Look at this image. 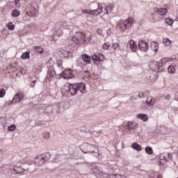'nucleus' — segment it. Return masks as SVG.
<instances>
[{"instance_id":"7","label":"nucleus","mask_w":178,"mask_h":178,"mask_svg":"<svg viewBox=\"0 0 178 178\" xmlns=\"http://www.w3.org/2000/svg\"><path fill=\"white\" fill-rule=\"evenodd\" d=\"M78 88H79V86L77 85V83L69 84L68 90L70 93V95H72V97L76 95V94L79 92Z\"/></svg>"},{"instance_id":"14","label":"nucleus","mask_w":178,"mask_h":178,"mask_svg":"<svg viewBox=\"0 0 178 178\" xmlns=\"http://www.w3.org/2000/svg\"><path fill=\"white\" fill-rule=\"evenodd\" d=\"M128 130H136L138 128V124L135 122H129L127 124Z\"/></svg>"},{"instance_id":"45","label":"nucleus","mask_w":178,"mask_h":178,"mask_svg":"<svg viewBox=\"0 0 178 178\" xmlns=\"http://www.w3.org/2000/svg\"><path fill=\"white\" fill-rule=\"evenodd\" d=\"M20 1L22 0H15V6L17 8H20Z\"/></svg>"},{"instance_id":"40","label":"nucleus","mask_w":178,"mask_h":178,"mask_svg":"<svg viewBox=\"0 0 178 178\" xmlns=\"http://www.w3.org/2000/svg\"><path fill=\"white\" fill-rule=\"evenodd\" d=\"M8 131H15L16 130V125H11L8 127Z\"/></svg>"},{"instance_id":"22","label":"nucleus","mask_w":178,"mask_h":178,"mask_svg":"<svg viewBox=\"0 0 178 178\" xmlns=\"http://www.w3.org/2000/svg\"><path fill=\"white\" fill-rule=\"evenodd\" d=\"M65 27V23L64 22H58L56 24L55 30L57 31H59V30H62Z\"/></svg>"},{"instance_id":"32","label":"nucleus","mask_w":178,"mask_h":178,"mask_svg":"<svg viewBox=\"0 0 178 178\" xmlns=\"http://www.w3.org/2000/svg\"><path fill=\"white\" fill-rule=\"evenodd\" d=\"M145 152H147L148 154V155H151V154H154V150L152 149V147H146Z\"/></svg>"},{"instance_id":"52","label":"nucleus","mask_w":178,"mask_h":178,"mask_svg":"<svg viewBox=\"0 0 178 178\" xmlns=\"http://www.w3.org/2000/svg\"><path fill=\"white\" fill-rule=\"evenodd\" d=\"M95 170L99 171V172H97V173H101V171L99 170V168H96Z\"/></svg>"},{"instance_id":"31","label":"nucleus","mask_w":178,"mask_h":178,"mask_svg":"<svg viewBox=\"0 0 178 178\" xmlns=\"http://www.w3.org/2000/svg\"><path fill=\"white\" fill-rule=\"evenodd\" d=\"M12 16L13 17H19V16H20V11L17 9L13 10L12 12Z\"/></svg>"},{"instance_id":"27","label":"nucleus","mask_w":178,"mask_h":178,"mask_svg":"<svg viewBox=\"0 0 178 178\" xmlns=\"http://www.w3.org/2000/svg\"><path fill=\"white\" fill-rule=\"evenodd\" d=\"M21 59H30V51H26L21 56Z\"/></svg>"},{"instance_id":"26","label":"nucleus","mask_w":178,"mask_h":178,"mask_svg":"<svg viewBox=\"0 0 178 178\" xmlns=\"http://www.w3.org/2000/svg\"><path fill=\"white\" fill-rule=\"evenodd\" d=\"M56 66L59 70H62V69H63V61L60 59H58L56 61Z\"/></svg>"},{"instance_id":"38","label":"nucleus","mask_w":178,"mask_h":178,"mask_svg":"<svg viewBox=\"0 0 178 178\" xmlns=\"http://www.w3.org/2000/svg\"><path fill=\"white\" fill-rule=\"evenodd\" d=\"M43 138L47 140H48V138H51V134H49V132L43 133Z\"/></svg>"},{"instance_id":"35","label":"nucleus","mask_w":178,"mask_h":178,"mask_svg":"<svg viewBox=\"0 0 178 178\" xmlns=\"http://www.w3.org/2000/svg\"><path fill=\"white\" fill-rule=\"evenodd\" d=\"M168 70L169 73H172V74L175 73V72H176V69H175V66H172V65H170L168 67Z\"/></svg>"},{"instance_id":"24","label":"nucleus","mask_w":178,"mask_h":178,"mask_svg":"<svg viewBox=\"0 0 178 178\" xmlns=\"http://www.w3.org/2000/svg\"><path fill=\"white\" fill-rule=\"evenodd\" d=\"M48 74L50 77H55L56 76V72H55V69L52 67L48 70Z\"/></svg>"},{"instance_id":"20","label":"nucleus","mask_w":178,"mask_h":178,"mask_svg":"<svg viewBox=\"0 0 178 178\" xmlns=\"http://www.w3.org/2000/svg\"><path fill=\"white\" fill-rule=\"evenodd\" d=\"M168 62H170V58H163L159 63L160 67L162 68V66H165Z\"/></svg>"},{"instance_id":"1","label":"nucleus","mask_w":178,"mask_h":178,"mask_svg":"<svg viewBox=\"0 0 178 178\" xmlns=\"http://www.w3.org/2000/svg\"><path fill=\"white\" fill-rule=\"evenodd\" d=\"M80 149L83 154H97V152H98V147H97V146L87 143H83L80 146Z\"/></svg>"},{"instance_id":"53","label":"nucleus","mask_w":178,"mask_h":178,"mask_svg":"<svg viewBox=\"0 0 178 178\" xmlns=\"http://www.w3.org/2000/svg\"><path fill=\"white\" fill-rule=\"evenodd\" d=\"M33 83H37V81H33Z\"/></svg>"},{"instance_id":"39","label":"nucleus","mask_w":178,"mask_h":178,"mask_svg":"<svg viewBox=\"0 0 178 178\" xmlns=\"http://www.w3.org/2000/svg\"><path fill=\"white\" fill-rule=\"evenodd\" d=\"M102 47H103L104 49L107 50V49H108L109 47H111V43L107 42L104 43Z\"/></svg>"},{"instance_id":"8","label":"nucleus","mask_w":178,"mask_h":178,"mask_svg":"<svg viewBox=\"0 0 178 178\" xmlns=\"http://www.w3.org/2000/svg\"><path fill=\"white\" fill-rule=\"evenodd\" d=\"M138 47L140 51L142 52H147V51H148V48H149L148 42H147L145 40H140L138 42Z\"/></svg>"},{"instance_id":"50","label":"nucleus","mask_w":178,"mask_h":178,"mask_svg":"<svg viewBox=\"0 0 178 178\" xmlns=\"http://www.w3.org/2000/svg\"><path fill=\"white\" fill-rule=\"evenodd\" d=\"M157 178H162V175L161 173H159L157 175Z\"/></svg>"},{"instance_id":"41","label":"nucleus","mask_w":178,"mask_h":178,"mask_svg":"<svg viewBox=\"0 0 178 178\" xmlns=\"http://www.w3.org/2000/svg\"><path fill=\"white\" fill-rule=\"evenodd\" d=\"M165 22L168 24V26H172V24H173V20L170 18H167L165 19Z\"/></svg>"},{"instance_id":"46","label":"nucleus","mask_w":178,"mask_h":178,"mask_svg":"<svg viewBox=\"0 0 178 178\" xmlns=\"http://www.w3.org/2000/svg\"><path fill=\"white\" fill-rule=\"evenodd\" d=\"M13 104H15V100H13V99L11 101H8L7 102V105H13Z\"/></svg>"},{"instance_id":"28","label":"nucleus","mask_w":178,"mask_h":178,"mask_svg":"<svg viewBox=\"0 0 178 178\" xmlns=\"http://www.w3.org/2000/svg\"><path fill=\"white\" fill-rule=\"evenodd\" d=\"M33 49L38 53V54H42L44 52V49L40 46H35L33 47Z\"/></svg>"},{"instance_id":"5","label":"nucleus","mask_w":178,"mask_h":178,"mask_svg":"<svg viewBox=\"0 0 178 178\" xmlns=\"http://www.w3.org/2000/svg\"><path fill=\"white\" fill-rule=\"evenodd\" d=\"M131 24H133V19L131 18L126 20H122L120 23V29L121 30H122V31L130 29V27H131Z\"/></svg>"},{"instance_id":"18","label":"nucleus","mask_w":178,"mask_h":178,"mask_svg":"<svg viewBox=\"0 0 178 178\" xmlns=\"http://www.w3.org/2000/svg\"><path fill=\"white\" fill-rule=\"evenodd\" d=\"M81 58L83 61L86 62L87 65H90L91 63V56L87 55V54H82Z\"/></svg>"},{"instance_id":"29","label":"nucleus","mask_w":178,"mask_h":178,"mask_svg":"<svg viewBox=\"0 0 178 178\" xmlns=\"http://www.w3.org/2000/svg\"><path fill=\"white\" fill-rule=\"evenodd\" d=\"M82 76L85 77V79H90V77H91V74L90 73V71L85 70L82 72Z\"/></svg>"},{"instance_id":"30","label":"nucleus","mask_w":178,"mask_h":178,"mask_svg":"<svg viewBox=\"0 0 178 178\" xmlns=\"http://www.w3.org/2000/svg\"><path fill=\"white\" fill-rule=\"evenodd\" d=\"M132 148L134 149H136V151H141V145H140L137 143H134L132 144Z\"/></svg>"},{"instance_id":"55","label":"nucleus","mask_w":178,"mask_h":178,"mask_svg":"<svg viewBox=\"0 0 178 178\" xmlns=\"http://www.w3.org/2000/svg\"><path fill=\"white\" fill-rule=\"evenodd\" d=\"M27 170H30L28 168Z\"/></svg>"},{"instance_id":"9","label":"nucleus","mask_w":178,"mask_h":178,"mask_svg":"<svg viewBox=\"0 0 178 178\" xmlns=\"http://www.w3.org/2000/svg\"><path fill=\"white\" fill-rule=\"evenodd\" d=\"M149 66L150 69H152L153 72H161L163 70V69L161 67V65H159V63H158L157 61L151 62Z\"/></svg>"},{"instance_id":"10","label":"nucleus","mask_w":178,"mask_h":178,"mask_svg":"<svg viewBox=\"0 0 178 178\" xmlns=\"http://www.w3.org/2000/svg\"><path fill=\"white\" fill-rule=\"evenodd\" d=\"M63 76L64 79H73L74 77V72L72 70H65L63 73Z\"/></svg>"},{"instance_id":"49","label":"nucleus","mask_w":178,"mask_h":178,"mask_svg":"<svg viewBox=\"0 0 178 178\" xmlns=\"http://www.w3.org/2000/svg\"><path fill=\"white\" fill-rule=\"evenodd\" d=\"M111 176L112 177H116V176H119V174H113Z\"/></svg>"},{"instance_id":"15","label":"nucleus","mask_w":178,"mask_h":178,"mask_svg":"<svg viewBox=\"0 0 178 178\" xmlns=\"http://www.w3.org/2000/svg\"><path fill=\"white\" fill-rule=\"evenodd\" d=\"M78 86V91H80V92H82V94H86V83H76Z\"/></svg>"},{"instance_id":"2","label":"nucleus","mask_w":178,"mask_h":178,"mask_svg":"<svg viewBox=\"0 0 178 178\" xmlns=\"http://www.w3.org/2000/svg\"><path fill=\"white\" fill-rule=\"evenodd\" d=\"M51 159V154L49 152H46L44 154L38 156L35 159V164L37 166H42L47 161Z\"/></svg>"},{"instance_id":"21","label":"nucleus","mask_w":178,"mask_h":178,"mask_svg":"<svg viewBox=\"0 0 178 178\" xmlns=\"http://www.w3.org/2000/svg\"><path fill=\"white\" fill-rule=\"evenodd\" d=\"M14 172L17 174L23 173L24 172H26V170L23 167H15L13 169Z\"/></svg>"},{"instance_id":"23","label":"nucleus","mask_w":178,"mask_h":178,"mask_svg":"<svg viewBox=\"0 0 178 178\" xmlns=\"http://www.w3.org/2000/svg\"><path fill=\"white\" fill-rule=\"evenodd\" d=\"M138 119H140L143 122H147L148 120V115L144 113L139 114L138 115Z\"/></svg>"},{"instance_id":"36","label":"nucleus","mask_w":178,"mask_h":178,"mask_svg":"<svg viewBox=\"0 0 178 178\" xmlns=\"http://www.w3.org/2000/svg\"><path fill=\"white\" fill-rule=\"evenodd\" d=\"M113 49L120 51V44H119V43H114L113 44Z\"/></svg>"},{"instance_id":"42","label":"nucleus","mask_w":178,"mask_h":178,"mask_svg":"<svg viewBox=\"0 0 178 178\" xmlns=\"http://www.w3.org/2000/svg\"><path fill=\"white\" fill-rule=\"evenodd\" d=\"M6 94V90H5V89H1L0 91V98H3V97H5Z\"/></svg>"},{"instance_id":"3","label":"nucleus","mask_w":178,"mask_h":178,"mask_svg":"<svg viewBox=\"0 0 178 178\" xmlns=\"http://www.w3.org/2000/svg\"><path fill=\"white\" fill-rule=\"evenodd\" d=\"M86 35L81 32H76L75 35L72 37V40L76 45H79L84 41Z\"/></svg>"},{"instance_id":"33","label":"nucleus","mask_w":178,"mask_h":178,"mask_svg":"<svg viewBox=\"0 0 178 178\" xmlns=\"http://www.w3.org/2000/svg\"><path fill=\"white\" fill-rule=\"evenodd\" d=\"M163 44H165V45H166L167 47L170 45L172 44V41H170V40H169V38H165L163 40Z\"/></svg>"},{"instance_id":"19","label":"nucleus","mask_w":178,"mask_h":178,"mask_svg":"<svg viewBox=\"0 0 178 178\" xmlns=\"http://www.w3.org/2000/svg\"><path fill=\"white\" fill-rule=\"evenodd\" d=\"M129 48L131 49L132 52H136L137 49V43L134 42V40H130Z\"/></svg>"},{"instance_id":"11","label":"nucleus","mask_w":178,"mask_h":178,"mask_svg":"<svg viewBox=\"0 0 178 178\" xmlns=\"http://www.w3.org/2000/svg\"><path fill=\"white\" fill-rule=\"evenodd\" d=\"M24 98V96L23 95V93L22 92H17L13 97V101L15 104H17V102H20L22 99Z\"/></svg>"},{"instance_id":"47","label":"nucleus","mask_w":178,"mask_h":178,"mask_svg":"<svg viewBox=\"0 0 178 178\" xmlns=\"http://www.w3.org/2000/svg\"><path fill=\"white\" fill-rule=\"evenodd\" d=\"M51 38L54 42H56L58 41V39L55 38V35L51 36Z\"/></svg>"},{"instance_id":"12","label":"nucleus","mask_w":178,"mask_h":178,"mask_svg":"<svg viewBox=\"0 0 178 178\" xmlns=\"http://www.w3.org/2000/svg\"><path fill=\"white\" fill-rule=\"evenodd\" d=\"M82 13H84L85 15H91L92 16H98V15H99V13L97 10L92 11L91 9H83L82 10Z\"/></svg>"},{"instance_id":"43","label":"nucleus","mask_w":178,"mask_h":178,"mask_svg":"<svg viewBox=\"0 0 178 178\" xmlns=\"http://www.w3.org/2000/svg\"><path fill=\"white\" fill-rule=\"evenodd\" d=\"M141 108H142V109H144V110L149 109V106L147 105V102H146L142 104Z\"/></svg>"},{"instance_id":"51","label":"nucleus","mask_w":178,"mask_h":178,"mask_svg":"<svg viewBox=\"0 0 178 178\" xmlns=\"http://www.w3.org/2000/svg\"><path fill=\"white\" fill-rule=\"evenodd\" d=\"M138 97L139 98H143V94L141 95V94L139 93V94L138 95Z\"/></svg>"},{"instance_id":"17","label":"nucleus","mask_w":178,"mask_h":178,"mask_svg":"<svg viewBox=\"0 0 178 178\" xmlns=\"http://www.w3.org/2000/svg\"><path fill=\"white\" fill-rule=\"evenodd\" d=\"M158 15L160 16H165L168 13V9L166 8H159L156 10Z\"/></svg>"},{"instance_id":"4","label":"nucleus","mask_w":178,"mask_h":178,"mask_svg":"<svg viewBox=\"0 0 178 178\" xmlns=\"http://www.w3.org/2000/svg\"><path fill=\"white\" fill-rule=\"evenodd\" d=\"M45 111L47 113H56L58 115L60 113V105L56 104L52 106H49L46 108Z\"/></svg>"},{"instance_id":"16","label":"nucleus","mask_w":178,"mask_h":178,"mask_svg":"<svg viewBox=\"0 0 178 178\" xmlns=\"http://www.w3.org/2000/svg\"><path fill=\"white\" fill-rule=\"evenodd\" d=\"M115 6H113V4H109L108 6H106L104 8L105 15H109V13H112V10H113Z\"/></svg>"},{"instance_id":"37","label":"nucleus","mask_w":178,"mask_h":178,"mask_svg":"<svg viewBox=\"0 0 178 178\" xmlns=\"http://www.w3.org/2000/svg\"><path fill=\"white\" fill-rule=\"evenodd\" d=\"M8 30H15V25L12 22H10L7 24Z\"/></svg>"},{"instance_id":"25","label":"nucleus","mask_w":178,"mask_h":178,"mask_svg":"<svg viewBox=\"0 0 178 178\" xmlns=\"http://www.w3.org/2000/svg\"><path fill=\"white\" fill-rule=\"evenodd\" d=\"M150 48L152 49V51H154V52H156L158 51V43L156 42H152L150 44Z\"/></svg>"},{"instance_id":"48","label":"nucleus","mask_w":178,"mask_h":178,"mask_svg":"<svg viewBox=\"0 0 178 178\" xmlns=\"http://www.w3.org/2000/svg\"><path fill=\"white\" fill-rule=\"evenodd\" d=\"M175 99L178 101V91L175 93Z\"/></svg>"},{"instance_id":"54","label":"nucleus","mask_w":178,"mask_h":178,"mask_svg":"<svg viewBox=\"0 0 178 178\" xmlns=\"http://www.w3.org/2000/svg\"><path fill=\"white\" fill-rule=\"evenodd\" d=\"M98 31H101L100 29H99Z\"/></svg>"},{"instance_id":"6","label":"nucleus","mask_w":178,"mask_h":178,"mask_svg":"<svg viewBox=\"0 0 178 178\" xmlns=\"http://www.w3.org/2000/svg\"><path fill=\"white\" fill-rule=\"evenodd\" d=\"M90 10H92V12H98L99 15H101V13H102V10L104 9V7H102V6H101L99 3H96V2H93L90 4Z\"/></svg>"},{"instance_id":"34","label":"nucleus","mask_w":178,"mask_h":178,"mask_svg":"<svg viewBox=\"0 0 178 178\" xmlns=\"http://www.w3.org/2000/svg\"><path fill=\"white\" fill-rule=\"evenodd\" d=\"M92 59L94 60V62H99V55L93 54L92 56Z\"/></svg>"},{"instance_id":"44","label":"nucleus","mask_w":178,"mask_h":178,"mask_svg":"<svg viewBox=\"0 0 178 178\" xmlns=\"http://www.w3.org/2000/svg\"><path fill=\"white\" fill-rule=\"evenodd\" d=\"M105 59V56H103V54L99 55V62H102Z\"/></svg>"},{"instance_id":"13","label":"nucleus","mask_w":178,"mask_h":178,"mask_svg":"<svg viewBox=\"0 0 178 178\" xmlns=\"http://www.w3.org/2000/svg\"><path fill=\"white\" fill-rule=\"evenodd\" d=\"M146 103L149 108H154V104H155V99L152 97H148L146 100Z\"/></svg>"}]
</instances>
